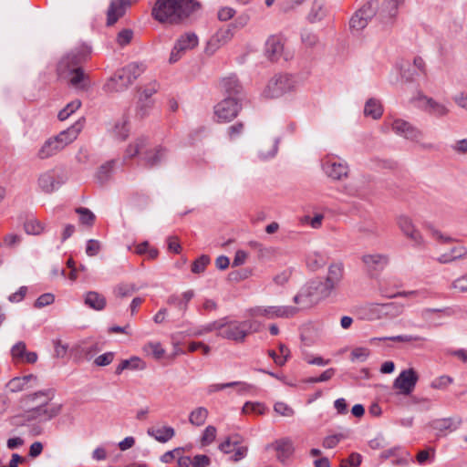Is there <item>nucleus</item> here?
<instances>
[{
    "label": "nucleus",
    "mask_w": 467,
    "mask_h": 467,
    "mask_svg": "<svg viewBox=\"0 0 467 467\" xmlns=\"http://www.w3.org/2000/svg\"><path fill=\"white\" fill-rule=\"evenodd\" d=\"M131 82L123 68L119 69L104 86L107 92H121L129 88Z\"/></svg>",
    "instance_id": "nucleus-17"
},
{
    "label": "nucleus",
    "mask_w": 467,
    "mask_h": 467,
    "mask_svg": "<svg viewBox=\"0 0 467 467\" xmlns=\"http://www.w3.org/2000/svg\"><path fill=\"white\" fill-rule=\"evenodd\" d=\"M299 311L298 307L290 306H255L250 309L252 317H266L267 318L284 317L288 318Z\"/></svg>",
    "instance_id": "nucleus-9"
},
{
    "label": "nucleus",
    "mask_w": 467,
    "mask_h": 467,
    "mask_svg": "<svg viewBox=\"0 0 467 467\" xmlns=\"http://www.w3.org/2000/svg\"><path fill=\"white\" fill-rule=\"evenodd\" d=\"M114 359L113 352H106L102 355L98 356L94 363L99 367H104L109 365Z\"/></svg>",
    "instance_id": "nucleus-59"
},
{
    "label": "nucleus",
    "mask_w": 467,
    "mask_h": 467,
    "mask_svg": "<svg viewBox=\"0 0 467 467\" xmlns=\"http://www.w3.org/2000/svg\"><path fill=\"white\" fill-rule=\"evenodd\" d=\"M242 410H243V413H244V414L254 413V414L262 415V414H265V412L266 410V407L264 403H261V402L247 401L244 403Z\"/></svg>",
    "instance_id": "nucleus-44"
},
{
    "label": "nucleus",
    "mask_w": 467,
    "mask_h": 467,
    "mask_svg": "<svg viewBox=\"0 0 467 467\" xmlns=\"http://www.w3.org/2000/svg\"><path fill=\"white\" fill-rule=\"evenodd\" d=\"M452 381L453 379L451 377L443 375L433 379L431 383V387L436 389H442L451 385Z\"/></svg>",
    "instance_id": "nucleus-49"
},
{
    "label": "nucleus",
    "mask_w": 467,
    "mask_h": 467,
    "mask_svg": "<svg viewBox=\"0 0 467 467\" xmlns=\"http://www.w3.org/2000/svg\"><path fill=\"white\" fill-rule=\"evenodd\" d=\"M122 68L132 84L145 71L146 67L143 63L132 62Z\"/></svg>",
    "instance_id": "nucleus-36"
},
{
    "label": "nucleus",
    "mask_w": 467,
    "mask_h": 467,
    "mask_svg": "<svg viewBox=\"0 0 467 467\" xmlns=\"http://www.w3.org/2000/svg\"><path fill=\"white\" fill-rule=\"evenodd\" d=\"M422 99L426 102L425 110L437 118L443 117L449 113V109L443 104H441L431 98L426 96L422 97Z\"/></svg>",
    "instance_id": "nucleus-27"
},
{
    "label": "nucleus",
    "mask_w": 467,
    "mask_h": 467,
    "mask_svg": "<svg viewBox=\"0 0 467 467\" xmlns=\"http://www.w3.org/2000/svg\"><path fill=\"white\" fill-rule=\"evenodd\" d=\"M274 410L276 413L285 417H292L295 413L294 410L284 402H276Z\"/></svg>",
    "instance_id": "nucleus-56"
},
{
    "label": "nucleus",
    "mask_w": 467,
    "mask_h": 467,
    "mask_svg": "<svg viewBox=\"0 0 467 467\" xmlns=\"http://www.w3.org/2000/svg\"><path fill=\"white\" fill-rule=\"evenodd\" d=\"M383 113V108L381 103L375 99H369L364 108V114L366 116L371 117L374 119H378L382 116Z\"/></svg>",
    "instance_id": "nucleus-34"
},
{
    "label": "nucleus",
    "mask_w": 467,
    "mask_h": 467,
    "mask_svg": "<svg viewBox=\"0 0 467 467\" xmlns=\"http://www.w3.org/2000/svg\"><path fill=\"white\" fill-rule=\"evenodd\" d=\"M75 212L79 215V222L82 224L88 226H92L94 224L96 216L89 209L78 207L76 208Z\"/></svg>",
    "instance_id": "nucleus-43"
},
{
    "label": "nucleus",
    "mask_w": 467,
    "mask_h": 467,
    "mask_svg": "<svg viewBox=\"0 0 467 467\" xmlns=\"http://www.w3.org/2000/svg\"><path fill=\"white\" fill-rule=\"evenodd\" d=\"M146 368V363L140 358L133 356L129 359H123L116 368L115 373L119 375L125 369L143 370Z\"/></svg>",
    "instance_id": "nucleus-24"
},
{
    "label": "nucleus",
    "mask_w": 467,
    "mask_h": 467,
    "mask_svg": "<svg viewBox=\"0 0 467 467\" xmlns=\"http://www.w3.org/2000/svg\"><path fill=\"white\" fill-rule=\"evenodd\" d=\"M137 289L134 284H119L116 286L114 293L117 296L123 298L131 296Z\"/></svg>",
    "instance_id": "nucleus-46"
},
{
    "label": "nucleus",
    "mask_w": 467,
    "mask_h": 467,
    "mask_svg": "<svg viewBox=\"0 0 467 467\" xmlns=\"http://www.w3.org/2000/svg\"><path fill=\"white\" fill-rule=\"evenodd\" d=\"M84 119H78L72 126L65 130H62L59 134L55 136V139L65 148L67 145L72 143L78 136L79 132L83 129Z\"/></svg>",
    "instance_id": "nucleus-19"
},
{
    "label": "nucleus",
    "mask_w": 467,
    "mask_h": 467,
    "mask_svg": "<svg viewBox=\"0 0 467 467\" xmlns=\"http://www.w3.org/2000/svg\"><path fill=\"white\" fill-rule=\"evenodd\" d=\"M376 340H379V341L390 340V341H397V342H416V341H424L426 339L420 336L399 335V336H393V337H373L370 339V342H373Z\"/></svg>",
    "instance_id": "nucleus-39"
},
{
    "label": "nucleus",
    "mask_w": 467,
    "mask_h": 467,
    "mask_svg": "<svg viewBox=\"0 0 467 467\" xmlns=\"http://www.w3.org/2000/svg\"><path fill=\"white\" fill-rule=\"evenodd\" d=\"M326 15L327 11L324 3L320 0H315L307 15V19L310 23H317L321 21Z\"/></svg>",
    "instance_id": "nucleus-32"
},
{
    "label": "nucleus",
    "mask_w": 467,
    "mask_h": 467,
    "mask_svg": "<svg viewBox=\"0 0 467 467\" xmlns=\"http://www.w3.org/2000/svg\"><path fill=\"white\" fill-rule=\"evenodd\" d=\"M129 127L126 120L117 122L112 130L114 137L119 140H124L129 136Z\"/></svg>",
    "instance_id": "nucleus-45"
},
{
    "label": "nucleus",
    "mask_w": 467,
    "mask_h": 467,
    "mask_svg": "<svg viewBox=\"0 0 467 467\" xmlns=\"http://www.w3.org/2000/svg\"><path fill=\"white\" fill-rule=\"evenodd\" d=\"M306 263L307 268L315 272L326 265L327 258L319 252H313L306 256Z\"/></svg>",
    "instance_id": "nucleus-31"
},
{
    "label": "nucleus",
    "mask_w": 467,
    "mask_h": 467,
    "mask_svg": "<svg viewBox=\"0 0 467 467\" xmlns=\"http://www.w3.org/2000/svg\"><path fill=\"white\" fill-rule=\"evenodd\" d=\"M148 434L153 437L156 441L164 443L175 435V431L172 427L164 426L157 429H149Z\"/></svg>",
    "instance_id": "nucleus-29"
},
{
    "label": "nucleus",
    "mask_w": 467,
    "mask_h": 467,
    "mask_svg": "<svg viewBox=\"0 0 467 467\" xmlns=\"http://www.w3.org/2000/svg\"><path fill=\"white\" fill-rule=\"evenodd\" d=\"M100 251V244L99 241L90 239L87 242L86 254L88 256H95Z\"/></svg>",
    "instance_id": "nucleus-63"
},
{
    "label": "nucleus",
    "mask_w": 467,
    "mask_h": 467,
    "mask_svg": "<svg viewBox=\"0 0 467 467\" xmlns=\"http://www.w3.org/2000/svg\"><path fill=\"white\" fill-rule=\"evenodd\" d=\"M159 84L154 81L147 86L140 93L139 98H143L146 100H152L151 96L158 91Z\"/></svg>",
    "instance_id": "nucleus-57"
},
{
    "label": "nucleus",
    "mask_w": 467,
    "mask_h": 467,
    "mask_svg": "<svg viewBox=\"0 0 467 467\" xmlns=\"http://www.w3.org/2000/svg\"><path fill=\"white\" fill-rule=\"evenodd\" d=\"M391 127L392 130L396 134L415 142H419L423 136V133L420 130L403 119H395L392 122Z\"/></svg>",
    "instance_id": "nucleus-14"
},
{
    "label": "nucleus",
    "mask_w": 467,
    "mask_h": 467,
    "mask_svg": "<svg viewBox=\"0 0 467 467\" xmlns=\"http://www.w3.org/2000/svg\"><path fill=\"white\" fill-rule=\"evenodd\" d=\"M55 301V296L51 293H46L36 298L34 303L36 308H42L51 305Z\"/></svg>",
    "instance_id": "nucleus-50"
},
{
    "label": "nucleus",
    "mask_w": 467,
    "mask_h": 467,
    "mask_svg": "<svg viewBox=\"0 0 467 467\" xmlns=\"http://www.w3.org/2000/svg\"><path fill=\"white\" fill-rule=\"evenodd\" d=\"M64 148L60 145V143L55 139V137H52L46 140V142L43 144V146L38 150V157L40 159H47L60 150H62Z\"/></svg>",
    "instance_id": "nucleus-25"
},
{
    "label": "nucleus",
    "mask_w": 467,
    "mask_h": 467,
    "mask_svg": "<svg viewBox=\"0 0 467 467\" xmlns=\"http://www.w3.org/2000/svg\"><path fill=\"white\" fill-rule=\"evenodd\" d=\"M53 396L54 394L50 389L40 390L24 396L21 399V403L28 407L27 418L29 420L47 421L60 414L62 405L49 402Z\"/></svg>",
    "instance_id": "nucleus-2"
},
{
    "label": "nucleus",
    "mask_w": 467,
    "mask_h": 467,
    "mask_svg": "<svg viewBox=\"0 0 467 467\" xmlns=\"http://www.w3.org/2000/svg\"><path fill=\"white\" fill-rule=\"evenodd\" d=\"M198 45V37L194 33L182 36L175 43L170 56V62H177L183 52L194 48Z\"/></svg>",
    "instance_id": "nucleus-12"
},
{
    "label": "nucleus",
    "mask_w": 467,
    "mask_h": 467,
    "mask_svg": "<svg viewBox=\"0 0 467 467\" xmlns=\"http://www.w3.org/2000/svg\"><path fill=\"white\" fill-rule=\"evenodd\" d=\"M377 4L375 2H368L363 5L349 20V28L352 32H360L368 24V22L377 14Z\"/></svg>",
    "instance_id": "nucleus-7"
},
{
    "label": "nucleus",
    "mask_w": 467,
    "mask_h": 467,
    "mask_svg": "<svg viewBox=\"0 0 467 467\" xmlns=\"http://www.w3.org/2000/svg\"><path fill=\"white\" fill-rule=\"evenodd\" d=\"M284 44L282 38L278 36H271L265 43V55L272 60L275 61L283 53Z\"/></svg>",
    "instance_id": "nucleus-21"
},
{
    "label": "nucleus",
    "mask_w": 467,
    "mask_h": 467,
    "mask_svg": "<svg viewBox=\"0 0 467 467\" xmlns=\"http://www.w3.org/2000/svg\"><path fill=\"white\" fill-rule=\"evenodd\" d=\"M190 464L192 467H208L211 464V459L204 454H198L191 460Z\"/></svg>",
    "instance_id": "nucleus-58"
},
{
    "label": "nucleus",
    "mask_w": 467,
    "mask_h": 467,
    "mask_svg": "<svg viewBox=\"0 0 467 467\" xmlns=\"http://www.w3.org/2000/svg\"><path fill=\"white\" fill-rule=\"evenodd\" d=\"M81 106V101L79 99H75L69 103H67L57 114V118L59 120H66L68 119L76 110H78Z\"/></svg>",
    "instance_id": "nucleus-41"
},
{
    "label": "nucleus",
    "mask_w": 467,
    "mask_h": 467,
    "mask_svg": "<svg viewBox=\"0 0 467 467\" xmlns=\"http://www.w3.org/2000/svg\"><path fill=\"white\" fill-rule=\"evenodd\" d=\"M85 304L95 310H102L106 306L104 296L95 291H89L85 296Z\"/></svg>",
    "instance_id": "nucleus-30"
},
{
    "label": "nucleus",
    "mask_w": 467,
    "mask_h": 467,
    "mask_svg": "<svg viewBox=\"0 0 467 467\" xmlns=\"http://www.w3.org/2000/svg\"><path fill=\"white\" fill-rule=\"evenodd\" d=\"M64 181L62 178L54 171L49 170L41 173L37 180V184L42 192L45 193H51L57 190Z\"/></svg>",
    "instance_id": "nucleus-15"
},
{
    "label": "nucleus",
    "mask_w": 467,
    "mask_h": 467,
    "mask_svg": "<svg viewBox=\"0 0 467 467\" xmlns=\"http://www.w3.org/2000/svg\"><path fill=\"white\" fill-rule=\"evenodd\" d=\"M452 288L461 293L467 292V274L458 277L452 282Z\"/></svg>",
    "instance_id": "nucleus-64"
},
{
    "label": "nucleus",
    "mask_w": 467,
    "mask_h": 467,
    "mask_svg": "<svg viewBox=\"0 0 467 467\" xmlns=\"http://www.w3.org/2000/svg\"><path fill=\"white\" fill-rule=\"evenodd\" d=\"M235 10L233 7L223 6L218 10V19L220 21H228L235 15Z\"/></svg>",
    "instance_id": "nucleus-62"
},
{
    "label": "nucleus",
    "mask_w": 467,
    "mask_h": 467,
    "mask_svg": "<svg viewBox=\"0 0 467 467\" xmlns=\"http://www.w3.org/2000/svg\"><path fill=\"white\" fill-rule=\"evenodd\" d=\"M133 36V32L130 29H123L117 36V42L119 46L123 47L128 45Z\"/></svg>",
    "instance_id": "nucleus-60"
},
{
    "label": "nucleus",
    "mask_w": 467,
    "mask_h": 467,
    "mask_svg": "<svg viewBox=\"0 0 467 467\" xmlns=\"http://www.w3.org/2000/svg\"><path fill=\"white\" fill-rule=\"evenodd\" d=\"M26 351V344L23 341L17 342L13 346L11 349V354L14 358L22 360L24 358L25 353Z\"/></svg>",
    "instance_id": "nucleus-53"
},
{
    "label": "nucleus",
    "mask_w": 467,
    "mask_h": 467,
    "mask_svg": "<svg viewBox=\"0 0 467 467\" xmlns=\"http://www.w3.org/2000/svg\"><path fill=\"white\" fill-rule=\"evenodd\" d=\"M362 262L372 271H381L389 264V257L385 254H373L362 256Z\"/></svg>",
    "instance_id": "nucleus-22"
},
{
    "label": "nucleus",
    "mask_w": 467,
    "mask_h": 467,
    "mask_svg": "<svg viewBox=\"0 0 467 467\" xmlns=\"http://www.w3.org/2000/svg\"><path fill=\"white\" fill-rule=\"evenodd\" d=\"M419 377L413 368L403 370L395 379L393 388L402 395H410L415 389Z\"/></svg>",
    "instance_id": "nucleus-11"
},
{
    "label": "nucleus",
    "mask_w": 467,
    "mask_h": 467,
    "mask_svg": "<svg viewBox=\"0 0 467 467\" xmlns=\"http://www.w3.org/2000/svg\"><path fill=\"white\" fill-rule=\"evenodd\" d=\"M298 81L296 78L287 73L275 75L267 83L263 91V96L266 99L280 98L286 93L296 89Z\"/></svg>",
    "instance_id": "nucleus-5"
},
{
    "label": "nucleus",
    "mask_w": 467,
    "mask_h": 467,
    "mask_svg": "<svg viewBox=\"0 0 467 467\" xmlns=\"http://www.w3.org/2000/svg\"><path fill=\"white\" fill-rule=\"evenodd\" d=\"M462 420L459 419L457 420L451 418H444L436 420L433 422V428L439 431H444L447 430L455 431L461 425Z\"/></svg>",
    "instance_id": "nucleus-35"
},
{
    "label": "nucleus",
    "mask_w": 467,
    "mask_h": 467,
    "mask_svg": "<svg viewBox=\"0 0 467 467\" xmlns=\"http://www.w3.org/2000/svg\"><path fill=\"white\" fill-rule=\"evenodd\" d=\"M405 3V0H384L381 7V15L386 19H394L398 16V10Z\"/></svg>",
    "instance_id": "nucleus-26"
},
{
    "label": "nucleus",
    "mask_w": 467,
    "mask_h": 467,
    "mask_svg": "<svg viewBox=\"0 0 467 467\" xmlns=\"http://www.w3.org/2000/svg\"><path fill=\"white\" fill-rule=\"evenodd\" d=\"M149 140L145 137H140L130 143L125 151V158H133L137 155L141 157L144 165L153 167L161 163L167 155L164 147L157 146L154 149H148Z\"/></svg>",
    "instance_id": "nucleus-4"
},
{
    "label": "nucleus",
    "mask_w": 467,
    "mask_h": 467,
    "mask_svg": "<svg viewBox=\"0 0 467 467\" xmlns=\"http://www.w3.org/2000/svg\"><path fill=\"white\" fill-rule=\"evenodd\" d=\"M269 448L276 451V458L282 463H285L293 455L295 451L294 444L289 438L276 440L265 447L266 450Z\"/></svg>",
    "instance_id": "nucleus-16"
},
{
    "label": "nucleus",
    "mask_w": 467,
    "mask_h": 467,
    "mask_svg": "<svg viewBox=\"0 0 467 467\" xmlns=\"http://www.w3.org/2000/svg\"><path fill=\"white\" fill-rule=\"evenodd\" d=\"M369 356V350L366 348H356L351 352V360L365 361Z\"/></svg>",
    "instance_id": "nucleus-54"
},
{
    "label": "nucleus",
    "mask_w": 467,
    "mask_h": 467,
    "mask_svg": "<svg viewBox=\"0 0 467 467\" xmlns=\"http://www.w3.org/2000/svg\"><path fill=\"white\" fill-rule=\"evenodd\" d=\"M254 322L251 320L237 321L229 320L227 317L223 318L222 332H218V336L234 341L236 343L244 342L246 337L253 330Z\"/></svg>",
    "instance_id": "nucleus-6"
},
{
    "label": "nucleus",
    "mask_w": 467,
    "mask_h": 467,
    "mask_svg": "<svg viewBox=\"0 0 467 467\" xmlns=\"http://www.w3.org/2000/svg\"><path fill=\"white\" fill-rule=\"evenodd\" d=\"M208 417V410L204 407H198L189 415V421L195 426H202Z\"/></svg>",
    "instance_id": "nucleus-37"
},
{
    "label": "nucleus",
    "mask_w": 467,
    "mask_h": 467,
    "mask_svg": "<svg viewBox=\"0 0 467 467\" xmlns=\"http://www.w3.org/2000/svg\"><path fill=\"white\" fill-rule=\"evenodd\" d=\"M210 263V257L202 254L198 257L192 265V272L194 274H201L204 272L207 265Z\"/></svg>",
    "instance_id": "nucleus-47"
},
{
    "label": "nucleus",
    "mask_w": 467,
    "mask_h": 467,
    "mask_svg": "<svg viewBox=\"0 0 467 467\" xmlns=\"http://www.w3.org/2000/svg\"><path fill=\"white\" fill-rule=\"evenodd\" d=\"M397 223L402 234L409 238L415 245H422L424 239L420 232L417 229L412 220L406 215H400L397 219Z\"/></svg>",
    "instance_id": "nucleus-13"
},
{
    "label": "nucleus",
    "mask_w": 467,
    "mask_h": 467,
    "mask_svg": "<svg viewBox=\"0 0 467 467\" xmlns=\"http://www.w3.org/2000/svg\"><path fill=\"white\" fill-rule=\"evenodd\" d=\"M323 170L326 174L337 181H340L348 174V166L345 161H335L332 160H327L323 164Z\"/></svg>",
    "instance_id": "nucleus-18"
},
{
    "label": "nucleus",
    "mask_w": 467,
    "mask_h": 467,
    "mask_svg": "<svg viewBox=\"0 0 467 467\" xmlns=\"http://www.w3.org/2000/svg\"><path fill=\"white\" fill-rule=\"evenodd\" d=\"M199 7L194 0H157L153 17L161 23L178 24L189 17Z\"/></svg>",
    "instance_id": "nucleus-3"
},
{
    "label": "nucleus",
    "mask_w": 467,
    "mask_h": 467,
    "mask_svg": "<svg viewBox=\"0 0 467 467\" xmlns=\"http://www.w3.org/2000/svg\"><path fill=\"white\" fill-rule=\"evenodd\" d=\"M343 275L344 266L341 263L330 265L325 282L319 283L321 296H328L332 291L340 284Z\"/></svg>",
    "instance_id": "nucleus-10"
},
{
    "label": "nucleus",
    "mask_w": 467,
    "mask_h": 467,
    "mask_svg": "<svg viewBox=\"0 0 467 467\" xmlns=\"http://www.w3.org/2000/svg\"><path fill=\"white\" fill-rule=\"evenodd\" d=\"M153 100H146L143 98H139L136 109V116L139 119H144L149 116L150 109L153 107Z\"/></svg>",
    "instance_id": "nucleus-42"
},
{
    "label": "nucleus",
    "mask_w": 467,
    "mask_h": 467,
    "mask_svg": "<svg viewBox=\"0 0 467 467\" xmlns=\"http://www.w3.org/2000/svg\"><path fill=\"white\" fill-rule=\"evenodd\" d=\"M130 5V0H113L111 1L107 13V25H114L119 18L124 16L126 6Z\"/></svg>",
    "instance_id": "nucleus-20"
},
{
    "label": "nucleus",
    "mask_w": 467,
    "mask_h": 467,
    "mask_svg": "<svg viewBox=\"0 0 467 467\" xmlns=\"http://www.w3.org/2000/svg\"><path fill=\"white\" fill-rule=\"evenodd\" d=\"M216 428L214 426L209 425L203 431L201 441L202 445H209L213 443L216 438Z\"/></svg>",
    "instance_id": "nucleus-48"
},
{
    "label": "nucleus",
    "mask_w": 467,
    "mask_h": 467,
    "mask_svg": "<svg viewBox=\"0 0 467 467\" xmlns=\"http://www.w3.org/2000/svg\"><path fill=\"white\" fill-rule=\"evenodd\" d=\"M36 380V377L30 374L23 377H16L9 380L6 387L11 392H19L26 389V385L31 381Z\"/></svg>",
    "instance_id": "nucleus-33"
},
{
    "label": "nucleus",
    "mask_w": 467,
    "mask_h": 467,
    "mask_svg": "<svg viewBox=\"0 0 467 467\" xmlns=\"http://www.w3.org/2000/svg\"><path fill=\"white\" fill-rule=\"evenodd\" d=\"M291 275H292V270L285 269L282 272H280L279 274L275 275L273 278V281L277 285H284L288 282Z\"/></svg>",
    "instance_id": "nucleus-55"
},
{
    "label": "nucleus",
    "mask_w": 467,
    "mask_h": 467,
    "mask_svg": "<svg viewBox=\"0 0 467 467\" xmlns=\"http://www.w3.org/2000/svg\"><path fill=\"white\" fill-rule=\"evenodd\" d=\"M301 39L305 46L308 47H313L317 46V44L319 41L318 36L310 31H304L301 34Z\"/></svg>",
    "instance_id": "nucleus-51"
},
{
    "label": "nucleus",
    "mask_w": 467,
    "mask_h": 467,
    "mask_svg": "<svg viewBox=\"0 0 467 467\" xmlns=\"http://www.w3.org/2000/svg\"><path fill=\"white\" fill-rule=\"evenodd\" d=\"M221 87L226 94V98L239 99V95L242 93V86L235 77L223 78L221 80Z\"/></svg>",
    "instance_id": "nucleus-23"
},
{
    "label": "nucleus",
    "mask_w": 467,
    "mask_h": 467,
    "mask_svg": "<svg viewBox=\"0 0 467 467\" xmlns=\"http://www.w3.org/2000/svg\"><path fill=\"white\" fill-rule=\"evenodd\" d=\"M24 229L27 234L38 235L44 232V225L35 217L28 218L24 223Z\"/></svg>",
    "instance_id": "nucleus-38"
},
{
    "label": "nucleus",
    "mask_w": 467,
    "mask_h": 467,
    "mask_svg": "<svg viewBox=\"0 0 467 467\" xmlns=\"http://www.w3.org/2000/svg\"><path fill=\"white\" fill-rule=\"evenodd\" d=\"M194 296V292L192 290H188L182 293V297L176 295H172L168 298V304L176 306L182 312H185L187 309L188 303Z\"/></svg>",
    "instance_id": "nucleus-28"
},
{
    "label": "nucleus",
    "mask_w": 467,
    "mask_h": 467,
    "mask_svg": "<svg viewBox=\"0 0 467 467\" xmlns=\"http://www.w3.org/2000/svg\"><path fill=\"white\" fill-rule=\"evenodd\" d=\"M88 53L82 50H72L64 56L58 62L57 71L61 80L78 90H87L89 88L88 76L81 64L87 60Z\"/></svg>",
    "instance_id": "nucleus-1"
},
{
    "label": "nucleus",
    "mask_w": 467,
    "mask_h": 467,
    "mask_svg": "<svg viewBox=\"0 0 467 467\" xmlns=\"http://www.w3.org/2000/svg\"><path fill=\"white\" fill-rule=\"evenodd\" d=\"M361 459L359 453L353 452L347 460L341 462L340 467H358L361 463Z\"/></svg>",
    "instance_id": "nucleus-52"
},
{
    "label": "nucleus",
    "mask_w": 467,
    "mask_h": 467,
    "mask_svg": "<svg viewBox=\"0 0 467 467\" xmlns=\"http://www.w3.org/2000/svg\"><path fill=\"white\" fill-rule=\"evenodd\" d=\"M248 245L258 253L259 257H265L271 253V249L265 247L261 243L257 241H250Z\"/></svg>",
    "instance_id": "nucleus-61"
},
{
    "label": "nucleus",
    "mask_w": 467,
    "mask_h": 467,
    "mask_svg": "<svg viewBox=\"0 0 467 467\" xmlns=\"http://www.w3.org/2000/svg\"><path fill=\"white\" fill-rule=\"evenodd\" d=\"M238 98H225L214 107V114L219 122H229L238 115L241 106Z\"/></svg>",
    "instance_id": "nucleus-8"
},
{
    "label": "nucleus",
    "mask_w": 467,
    "mask_h": 467,
    "mask_svg": "<svg viewBox=\"0 0 467 467\" xmlns=\"http://www.w3.org/2000/svg\"><path fill=\"white\" fill-rule=\"evenodd\" d=\"M114 163H115L114 161H108V162L102 164L99 168V171L96 174V178L100 184L105 183L110 178L112 171H113Z\"/></svg>",
    "instance_id": "nucleus-40"
}]
</instances>
